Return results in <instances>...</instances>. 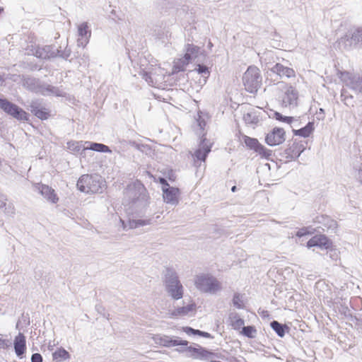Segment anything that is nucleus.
Returning <instances> with one entry per match:
<instances>
[{
    "label": "nucleus",
    "mask_w": 362,
    "mask_h": 362,
    "mask_svg": "<svg viewBox=\"0 0 362 362\" xmlns=\"http://www.w3.org/2000/svg\"><path fill=\"white\" fill-rule=\"evenodd\" d=\"M30 111L35 116L40 119H47L49 115L46 108L42 107L37 101H32L30 105Z\"/></svg>",
    "instance_id": "obj_24"
},
{
    "label": "nucleus",
    "mask_w": 362,
    "mask_h": 362,
    "mask_svg": "<svg viewBox=\"0 0 362 362\" xmlns=\"http://www.w3.org/2000/svg\"><path fill=\"white\" fill-rule=\"evenodd\" d=\"M6 197L2 194L0 193V209L5 208V212L8 214H13V208L11 206H8V208L6 207Z\"/></svg>",
    "instance_id": "obj_36"
},
{
    "label": "nucleus",
    "mask_w": 362,
    "mask_h": 362,
    "mask_svg": "<svg viewBox=\"0 0 362 362\" xmlns=\"http://www.w3.org/2000/svg\"><path fill=\"white\" fill-rule=\"evenodd\" d=\"M236 189H237L236 186H233V187L231 188V190H232V192H235V191H236Z\"/></svg>",
    "instance_id": "obj_53"
},
{
    "label": "nucleus",
    "mask_w": 362,
    "mask_h": 362,
    "mask_svg": "<svg viewBox=\"0 0 362 362\" xmlns=\"http://www.w3.org/2000/svg\"><path fill=\"white\" fill-rule=\"evenodd\" d=\"M196 70L199 74H203L204 76L207 75L208 76L209 75V69L205 65L199 64Z\"/></svg>",
    "instance_id": "obj_40"
},
{
    "label": "nucleus",
    "mask_w": 362,
    "mask_h": 362,
    "mask_svg": "<svg viewBox=\"0 0 362 362\" xmlns=\"http://www.w3.org/2000/svg\"><path fill=\"white\" fill-rule=\"evenodd\" d=\"M265 141L272 146L279 145L285 141V131L282 128L275 127L267 134Z\"/></svg>",
    "instance_id": "obj_16"
},
{
    "label": "nucleus",
    "mask_w": 362,
    "mask_h": 362,
    "mask_svg": "<svg viewBox=\"0 0 362 362\" xmlns=\"http://www.w3.org/2000/svg\"><path fill=\"white\" fill-rule=\"evenodd\" d=\"M313 223L319 224L317 227L322 228L323 230L334 231L337 228V221L325 215L317 216L313 219Z\"/></svg>",
    "instance_id": "obj_17"
},
{
    "label": "nucleus",
    "mask_w": 362,
    "mask_h": 362,
    "mask_svg": "<svg viewBox=\"0 0 362 362\" xmlns=\"http://www.w3.org/2000/svg\"><path fill=\"white\" fill-rule=\"evenodd\" d=\"M325 112L322 108H320L319 112H317V118L318 119H323L325 118Z\"/></svg>",
    "instance_id": "obj_50"
},
{
    "label": "nucleus",
    "mask_w": 362,
    "mask_h": 362,
    "mask_svg": "<svg viewBox=\"0 0 362 362\" xmlns=\"http://www.w3.org/2000/svg\"><path fill=\"white\" fill-rule=\"evenodd\" d=\"M194 304H189L186 306L178 307L175 309L172 315L175 316H185L189 314V313L194 310Z\"/></svg>",
    "instance_id": "obj_29"
},
{
    "label": "nucleus",
    "mask_w": 362,
    "mask_h": 362,
    "mask_svg": "<svg viewBox=\"0 0 362 362\" xmlns=\"http://www.w3.org/2000/svg\"><path fill=\"white\" fill-rule=\"evenodd\" d=\"M4 11V8L0 7V13Z\"/></svg>",
    "instance_id": "obj_54"
},
{
    "label": "nucleus",
    "mask_w": 362,
    "mask_h": 362,
    "mask_svg": "<svg viewBox=\"0 0 362 362\" xmlns=\"http://www.w3.org/2000/svg\"><path fill=\"white\" fill-rule=\"evenodd\" d=\"M78 33L79 37H81V38L78 40V45L85 46L88 43V39L91 35V32L88 29V23L85 22L80 24L78 26Z\"/></svg>",
    "instance_id": "obj_22"
},
{
    "label": "nucleus",
    "mask_w": 362,
    "mask_h": 362,
    "mask_svg": "<svg viewBox=\"0 0 362 362\" xmlns=\"http://www.w3.org/2000/svg\"><path fill=\"white\" fill-rule=\"evenodd\" d=\"M257 333L256 329L253 326H244L242 329V334L248 338L255 337Z\"/></svg>",
    "instance_id": "obj_35"
},
{
    "label": "nucleus",
    "mask_w": 362,
    "mask_h": 362,
    "mask_svg": "<svg viewBox=\"0 0 362 362\" xmlns=\"http://www.w3.org/2000/svg\"><path fill=\"white\" fill-rule=\"evenodd\" d=\"M31 362H42V356L38 354H33L31 356Z\"/></svg>",
    "instance_id": "obj_44"
},
{
    "label": "nucleus",
    "mask_w": 362,
    "mask_h": 362,
    "mask_svg": "<svg viewBox=\"0 0 362 362\" xmlns=\"http://www.w3.org/2000/svg\"><path fill=\"white\" fill-rule=\"evenodd\" d=\"M70 55H71V50L67 49H65V50H64V51H61L59 49V54H57V56H59L63 59H67Z\"/></svg>",
    "instance_id": "obj_41"
},
{
    "label": "nucleus",
    "mask_w": 362,
    "mask_h": 362,
    "mask_svg": "<svg viewBox=\"0 0 362 362\" xmlns=\"http://www.w3.org/2000/svg\"><path fill=\"white\" fill-rule=\"evenodd\" d=\"M351 39L356 43L362 42V28H357L352 34Z\"/></svg>",
    "instance_id": "obj_39"
},
{
    "label": "nucleus",
    "mask_w": 362,
    "mask_h": 362,
    "mask_svg": "<svg viewBox=\"0 0 362 362\" xmlns=\"http://www.w3.org/2000/svg\"><path fill=\"white\" fill-rule=\"evenodd\" d=\"M141 75H142V78L148 83H153V79L151 78V73L150 72H148V71H143V72L141 73Z\"/></svg>",
    "instance_id": "obj_42"
},
{
    "label": "nucleus",
    "mask_w": 362,
    "mask_h": 362,
    "mask_svg": "<svg viewBox=\"0 0 362 362\" xmlns=\"http://www.w3.org/2000/svg\"><path fill=\"white\" fill-rule=\"evenodd\" d=\"M212 144L210 141L207 140L205 137H202L197 149L192 154L194 162L195 164L197 162H204L208 154L211 152Z\"/></svg>",
    "instance_id": "obj_10"
},
{
    "label": "nucleus",
    "mask_w": 362,
    "mask_h": 362,
    "mask_svg": "<svg viewBox=\"0 0 362 362\" xmlns=\"http://www.w3.org/2000/svg\"><path fill=\"white\" fill-rule=\"evenodd\" d=\"M179 189L173 187H166L163 191L164 202L175 205L178 203Z\"/></svg>",
    "instance_id": "obj_19"
},
{
    "label": "nucleus",
    "mask_w": 362,
    "mask_h": 362,
    "mask_svg": "<svg viewBox=\"0 0 362 362\" xmlns=\"http://www.w3.org/2000/svg\"><path fill=\"white\" fill-rule=\"evenodd\" d=\"M53 360L62 361L70 358V354L63 348H60L52 354Z\"/></svg>",
    "instance_id": "obj_32"
},
{
    "label": "nucleus",
    "mask_w": 362,
    "mask_h": 362,
    "mask_svg": "<svg viewBox=\"0 0 362 362\" xmlns=\"http://www.w3.org/2000/svg\"><path fill=\"white\" fill-rule=\"evenodd\" d=\"M160 183L162 185V189L164 191V188L166 187H170L165 178H160Z\"/></svg>",
    "instance_id": "obj_49"
},
{
    "label": "nucleus",
    "mask_w": 362,
    "mask_h": 362,
    "mask_svg": "<svg viewBox=\"0 0 362 362\" xmlns=\"http://www.w3.org/2000/svg\"><path fill=\"white\" fill-rule=\"evenodd\" d=\"M33 188L48 202H50L53 204H55L58 202L59 198L55 193L54 189H53L51 187L42 183H35L33 184Z\"/></svg>",
    "instance_id": "obj_14"
},
{
    "label": "nucleus",
    "mask_w": 362,
    "mask_h": 362,
    "mask_svg": "<svg viewBox=\"0 0 362 362\" xmlns=\"http://www.w3.org/2000/svg\"><path fill=\"white\" fill-rule=\"evenodd\" d=\"M344 85L356 93H362V75L344 71L339 76Z\"/></svg>",
    "instance_id": "obj_7"
},
{
    "label": "nucleus",
    "mask_w": 362,
    "mask_h": 362,
    "mask_svg": "<svg viewBox=\"0 0 362 362\" xmlns=\"http://www.w3.org/2000/svg\"><path fill=\"white\" fill-rule=\"evenodd\" d=\"M243 119L247 124H257L259 122L258 116L252 111L245 113Z\"/></svg>",
    "instance_id": "obj_34"
},
{
    "label": "nucleus",
    "mask_w": 362,
    "mask_h": 362,
    "mask_svg": "<svg viewBox=\"0 0 362 362\" xmlns=\"http://www.w3.org/2000/svg\"><path fill=\"white\" fill-rule=\"evenodd\" d=\"M317 247L327 249L331 245L329 240L324 235H315Z\"/></svg>",
    "instance_id": "obj_33"
},
{
    "label": "nucleus",
    "mask_w": 362,
    "mask_h": 362,
    "mask_svg": "<svg viewBox=\"0 0 362 362\" xmlns=\"http://www.w3.org/2000/svg\"><path fill=\"white\" fill-rule=\"evenodd\" d=\"M195 285L201 291L210 293H215L221 288L220 282L215 277L206 274L197 276Z\"/></svg>",
    "instance_id": "obj_6"
},
{
    "label": "nucleus",
    "mask_w": 362,
    "mask_h": 362,
    "mask_svg": "<svg viewBox=\"0 0 362 362\" xmlns=\"http://www.w3.org/2000/svg\"><path fill=\"white\" fill-rule=\"evenodd\" d=\"M233 304L238 309L243 308V303L239 293H235L233 298Z\"/></svg>",
    "instance_id": "obj_38"
},
{
    "label": "nucleus",
    "mask_w": 362,
    "mask_h": 362,
    "mask_svg": "<svg viewBox=\"0 0 362 362\" xmlns=\"http://www.w3.org/2000/svg\"><path fill=\"white\" fill-rule=\"evenodd\" d=\"M5 82V78L4 76L2 74H0V86L3 85V83Z\"/></svg>",
    "instance_id": "obj_52"
},
{
    "label": "nucleus",
    "mask_w": 362,
    "mask_h": 362,
    "mask_svg": "<svg viewBox=\"0 0 362 362\" xmlns=\"http://www.w3.org/2000/svg\"><path fill=\"white\" fill-rule=\"evenodd\" d=\"M341 101L346 106H354L355 101L354 100V96L351 95L346 88H342L341 90Z\"/></svg>",
    "instance_id": "obj_31"
},
{
    "label": "nucleus",
    "mask_w": 362,
    "mask_h": 362,
    "mask_svg": "<svg viewBox=\"0 0 362 362\" xmlns=\"http://www.w3.org/2000/svg\"><path fill=\"white\" fill-rule=\"evenodd\" d=\"M154 343L157 345L165 347H174L177 346H187L188 341L186 340H180L178 337L172 338L167 335L155 334L152 337Z\"/></svg>",
    "instance_id": "obj_9"
},
{
    "label": "nucleus",
    "mask_w": 362,
    "mask_h": 362,
    "mask_svg": "<svg viewBox=\"0 0 362 362\" xmlns=\"http://www.w3.org/2000/svg\"><path fill=\"white\" fill-rule=\"evenodd\" d=\"M197 335L205 337V338H212V336L211 335V334L206 332L199 330V329L197 330Z\"/></svg>",
    "instance_id": "obj_48"
},
{
    "label": "nucleus",
    "mask_w": 362,
    "mask_h": 362,
    "mask_svg": "<svg viewBox=\"0 0 362 362\" xmlns=\"http://www.w3.org/2000/svg\"><path fill=\"white\" fill-rule=\"evenodd\" d=\"M270 71L278 75L281 78H291L296 77V72L292 68L281 63H276L270 69Z\"/></svg>",
    "instance_id": "obj_18"
},
{
    "label": "nucleus",
    "mask_w": 362,
    "mask_h": 362,
    "mask_svg": "<svg viewBox=\"0 0 362 362\" xmlns=\"http://www.w3.org/2000/svg\"><path fill=\"white\" fill-rule=\"evenodd\" d=\"M33 54L41 59H49L57 57L59 49L53 45L35 46L32 49Z\"/></svg>",
    "instance_id": "obj_11"
},
{
    "label": "nucleus",
    "mask_w": 362,
    "mask_h": 362,
    "mask_svg": "<svg viewBox=\"0 0 362 362\" xmlns=\"http://www.w3.org/2000/svg\"><path fill=\"white\" fill-rule=\"evenodd\" d=\"M307 247L308 248L313 247H317V240L316 237L314 236L311 239H310L307 243Z\"/></svg>",
    "instance_id": "obj_45"
},
{
    "label": "nucleus",
    "mask_w": 362,
    "mask_h": 362,
    "mask_svg": "<svg viewBox=\"0 0 362 362\" xmlns=\"http://www.w3.org/2000/svg\"><path fill=\"white\" fill-rule=\"evenodd\" d=\"M77 188L84 193H102L105 181L98 175H83L77 182Z\"/></svg>",
    "instance_id": "obj_2"
},
{
    "label": "nucleus",
    "mask_w": 362,
    "mask_h": 362,
    "mask_svg": "<svg viewBox=\"0 0 362 362\" xmlns=\"http://www.w3.org/2000/svg\"><path fill=\"white\" fill-rule=\"evenodd\" d=\"M200 52L199 47L192 44H187L186 47V53L182 59V63L188 64L192 59L197 58Z\"/></svg>",
    "instance_id": "obj_23"
},
{
    "label": "nucleus",
    "mask_w": 362,
    "mask_h": 362,
    "mask_svg": "<svg viewBox=\"0 0 362 362\" xmlns=\"http://www.w3.org/2000/svg\"><path fill=\"white\" fill-rule=\"evenodd\" d=\"M87 149L92 150L97 152H103V153H111L112 151L110 148L103 144L100 143H95L90 141H86Z\"/></svg>",
    "instance_id": "obj_26"
},
{
    "label": "nucleus",
    "mask_w": 362,
    "mask_h": 362,
    "mask_svg": "<svg viewBox=\"0 0 362 362\" xmlns=\"http://www.w3.org/2000/svg\"><path fill=\"white\" fill-rule=\"evenodd\" d=\"M67 148L74 153H80L87 150L86 144L82 141H69L67 142Z\"/></svg>",
    "instance_id": "obj_27"
},
{
    "label": "nucleus",
    "mask_w": 362,
    "mask_h": 362,
    "mask_svg": "<svg viewBox=\"0 0 362 362\" xmlns=\"http://www.w3.org/2000/svg\"><path fill=\"white\" fill-rule=\"evenodd\" d=\"M309 232L308 230V228H303L300 230H298V232L296 233V236L299 237V238H301L307 234H308Z\"/></svg>",
    "instance_id": "obj_46"
},
{
    "label": "nucleus",
    "mask_w": 362,
    "mask_h": 362,
    "mask_svg": "<svg viewBox=\"0 0 362 362\" xmlns=\"http://www.w3.org/2000/svg\"><path fill=\"white\" fill-rule=\"evenodd\" d=\"M270 326L272 328V329L276 333V334L280 337H283L285 335L286 330L289 329V327L287 325L281 324L276 320H273L270 323Z\"/></svg>",
    "instance_id": "obj_28"
},
{
    "label": "nucleus",
    "mask_w": 362,
    "mask_h": 362,
    "mask_svg": "<svg viewBox=\"0 0 362 362\" xmlns=\"http://www.w3.org/2000/svg\"><path fill=\"white\" fill-rule=\"evenodd\" d=\"M314 122H309L304 127L299 129H293V134L296 136H300L304 138L308 137L314 131Z\"/></svg>",
    "instance_id": "obj_25"
},
{
    "label": "nucleus",
    "mask_w": 362,
    "mask_h": 362,
    "mask_svg": "<svg viewBox=\"0 0 362 362\" xmlns=\"http://www.w3.org/2000/svg\"><path fill=\"white\" fill-rule=\"evenodd\" d=\"M244 142L247 147H248L250 149L254 150L255 152L258 153L262 157L265 158L266 159L269 160L272 154V151L271 150L266 148L264 146L259 144L257 139L245 136Z\"/></svg>",
    "instance_id": "obj_12"
},
{
    "label": "nucleus",
    "mask_w": 362,
    "mask_h": 362,
    "mask_svg": "<svg viewBox=\"0 0 362 362\" xmlns=\"http://www.w3.org/2000/svg\"><path fill=\"white\" fill-rule=\"evenodd\" d=\"M165 281L167 292L173 299L179 300L182 298L183 286L173 269H167Z\"/></svg>",
    "instance_id": "obj_5"
},
{
    "label": "nucleus",
    "mask_w": 362,
    "mask_h": 362,
    "mask_svg": "<svg viewBox=\"0 0 362 362\" xmlns=\"http://www.w3.org/2000/svg\"><path fill=\"white\" fill-rule=\"evenodd\" d=\"M274 117L276 120H279L280 122H285L287 124H291L294 119L293 117L284 116L277 112H276L274 113Z\"/></svg>",
    "instance_id": "obj_37"
},
{
    "label": "nucleus",
    "mask_w": 362,
    "mask_h": 362,
    "mask_svg": "<svg viewBox=\"0 0 362 362\" xmlns=\"http://www.w3.org/2000/svg\"><path fill=\"white\" fill-rule=\"evenodd\" d=\"M123 204L127 207L129 213L132 215L128 222L120 218L123 229L136 228L152 223L153 218L150 214V197L144 185L139 181L129 184L124 190Z\"/></svg>",
    "instance_id": "obj_1"
},
{
    "label": "nucleus",
    "mask_w": 362,
    "mask_h": 362,
    "mask_svg": "<svg viewBox=\"0 0 362 362\" xmlns=\"http://www.w3.org/2000/svg\"><path fill=\"white\" fill-rule=\"evenodd\" d=\"M11 343L7 339H0V348L6 349L10 346Z\"/></svg>",
    "instance_id": "obj_47"
},
{
    "label": "nucleus",
    "mask_w": 362,
    "mask_h": 362,
    "mask_svg": "<svg viewBox=\"0 0 362 362\" xmlns=\"http://www.w3.org/2000/svg\"><path fill=\"white\" fill-rule=\"evenodd\" d=\"M14 350L16 356L22 358L26 350V339L23 333H18L13 341Z\"/></svg>",
    "instance_id": "obj_20"
},
{
    "label": "nucleus",
    "mask_w": 362,
    "mask_h": 362,
    "mask_svg": "<svg viewBox=\"0 0 362 362\" xmlns=\"http://www.w3.org/2000/svg\"><path fill=\"white\" fill-rule=\"evenodd\" d=\"M23 85L28 90L36 93H40L43 95H62V90H60L57 87L42 83L35 78H25L23 81Z\"/></svg>",
    "instance_id": "obj_3"
},
{
    "label": "nucleus",
    "mask_w": 362,
    "mask_h": 362,
    "mask_svg": "<svg viewBox=\"0 0 362 362\" xmlns=\"http://www.w3.org/2000/svg\"><path fill=\"white\" fill-rule=\"evenodd\" d=\"M229 319L233 329H239L244 327V320L240 318L237 313H235L230 314Z\"/></svg>",
    "instance_id": "obj_30"
},
{
    "label": "nucleus",
    "mask_w": 362,
    "mask_h": 362,
    "mask_svg": "<svg viewBox=\"0 0 362 362\" xmlns=\"http://www.w3.org/2000/svg\"><path fill=\"white\" fill-rule=\"evenodd\" d=\"M185 346V349H177L176 350L178 351H182V352L184 351H187L190 354L189 356L191 357L196 358V359H201V360L210 359L211 360L213 357L216 356V355L214 353L211 352L201 346H198L197 348L192 347L191 346Z\"/></svg>",
    "instance_id": "obj_13"
},
{
    "label": "nucleus",
    "mask_w": 362,
    "mask_h": 362,
    "mask_svg": "<svg viewBox=\"0 0 362 362\" xmlns=\"http://www.w3.org/2000/svg\"><path fill=\"white\" fill-rule=\"evenodd\" d=\"M262 76L259 69L253 66L247 68L243 76V82L245 90L251 93H255L262 85Z\"/></svg>",
    "instance_id": "obj_4"
},
{
    "label": "nucleus",
    "mask_w": 362,
    "mask_h": 362,
    "mask_svg": "<svg viewBox=\"0 0 362 362\" xmlns=\"http://www.w3.org/2000/svg\"><path fill=\"white\" fill-rule=\"evenodd\" d=\"M0 108L18 120L25 121L28 119L25 111L6 99L0 98Z\"/></svg>",
    "instance_id": "obj_8"
},
{
    "label": "nucleus",
    "mask_w": 362,
    "mask_h": 362,
    "mask_svg": "<svg viewBox=\"0 0 362 362\" xmlns=\"http://www.w3.org/2000/svg\"><path fill=\"white\" fill-rule=\"evenodd\" d=\"M298 93L293 87L289 86L286 88L282 95V105L286 107L293 108L297 106Z\"/></svg>",
    "instance_id": "obj_15"
},
{
    "label": "nucleus",
    "mask_w": 362,
    "mask_h": 362,
    "mask_svg": "<svg viewBox=\"0 0 362 362\" xmlns=\"http://www.w3.org/2000/svg\"><path fill=\"white\" fill-rule=\"evenodd\" d=\"M197 330L198 329H194L190 327H183V331L188 335H191V334L197 335Z\"/></svg>",
    "instance_id": "obj_43"
},
{
    "label": "nucleus",
    "mask_w": 362,
    "mask_h": 362,
    "mask_svg": "<svg viewBox=\"0 0 362 362\" xmlns=\"http://www.w3.org/2000/svg\"><path fill=\"white\" fill-rule=\"evenodd\" d=\"M195 165H200V163H197V164H195Z\"/></svg>",
    "instance_id": "obj_55"
},
{
    "label": "nucleus",
    "mask_w": 362,
    "mask_h": 362,
    "mask_svg": "<svg viewBox=\"0 0 362 362\" xmlns=\"http://www.w3.org/2000/svg\"><path fill=\"white\" fill-rule=\"evenodd\" d=\"M357 179L362 184V169H359L356 175Z\"/></svg>",
    "instance_id": "obj_51"
},
{
    "label": "nucleus",
    "mask_w": 362,
    "mask_h": 362,
    "mask_svg": "<svg viewBox=\"0 0 362 362\" xmlns=\"http://www.w3.org/2000/svg\"><path fill=\"white\" fill-rule=\"evenodd\" d=\"M303 151L304 147L302 144L293 142L289 147L285 149L284 153L286 159L292 160L298 158Z\"/></svg>",
    "instance_id": "obj_21"
}]
</instances>
